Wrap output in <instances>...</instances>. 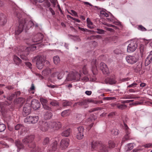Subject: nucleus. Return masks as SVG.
I'll return each instance as SVG.
<instances>
[{
    "mask_svg": "<svg viewBox=\"0 0 152 152\" xmlns=\"http://www.w3.org/2000/svg\"><path fill=\"white\" fill-rule=\"evenodd\" d=\"M39 120V117L38 116H29L24 119V121L25 123H29L30 124H35Z\"/></svg>",
    "mask_w": 152,
    "mask_h": 152,
    "instance_id": "1a4fd4ad",
    "label": "nucleus"
},
{
    "mask_svg": "<svg viewBox=\"0 0 152 152\" xmlns=\"http://www.w3.org/2000/svg\"><path fill=\"white\" fill-rule=\"evenodd\" d=\"M1 109V111L2 113V114L3 115L5 114V112L6 111V110L4 109V106H2L1 104H0V109Z\"/></svg>",
    "mask_w": 152,
    "mask_h": 152,
    "instance_id": "3c124183",
    "label": "nucleus"
},
{
    "mask_svg": "<svg viewBox=\"0 0 152 152\" xmlns=\"http://www.w3.org/2000/svg\"><path fill=\"white\" fill-rule=\"evenodd\" d=\"M100 12V15L101 16L103 17L105 16L106 17H108L109 16L108 14L104 10H101Z\"/></svg>",
    "mask_w": 152,
    "mask_h": 152,
    "instance_id": "37998d69",
    "label": "nucleus"
},
{
    "mask_svg": "<svg viewBox=\"0 0 152 152\" xmlns=\"http://www.w3.org/2000/svg\"><path fill=\"white\" fill-rule=\"evenodd\" d=\"M99 150L100 152H108L107 145L102 143L101 144Z\"/></svg>",
    "mask_w": 152,
    "mask_h": 152,
    "instance_id": "b1692460",
    "label": "nucleus"
},
{
    "mask_svg": "<svg viewBox=\"0 0 152 152\" xmlns=\"http://www.w3.org/2000/svg\"><path fill=\"white\" fill-rule=\"evenodd\" d=\"M21 129V130L20 132V134L23 135H24L26 134V133L27 132L26 128H25V130H23L22 129Z\"/></svg>",
    "mask_w": 152,
    "mask_h": 152,
    "instance_id": "69168bd1",
    "label": "nucleus"
},
{
    "mask_svg": "<svg viewBox=\"0 0 152 152\" xmlns=\"http://www.w3.org/2000/svg\"><path fill=\"white\" fill-rule=\"evenodd\" d=\"M31 112V107L30 105L27 103L23 107L22 114L23 116H25L29 115Z\"/></svg>",
    "mask_w": 152,
    "mask_h": 152,
    "instance_id": "2eb2a0df",
    "label": "nucleus"
},
{
    "mask_svg": "<svg viewBox=\"0 0 152 152\" xmlns=\"http://www.w3.org/2000/svg\"><path fill=\"white\" fill-rule=\"evenodd\" d=\"M127 148V149L126 150L127 151H129L130 150L132 149L133 148V144L130 143L127 145V146L126 147V148Z\"/></svg>",
    "mask_w": 152,
    "mask_h": 152,
    "instance_id": "49530a36",
    "label": "nucleus"
},
{
    "mask_svg": "<svg viewBox=\"0 0 152 152\" xmlns=\"http://www.w3.org/2000/svg\"><path fill=\"white\" fill-rule=\"evenodd\" d=\"M16 17L19 19V25L18 28L15 31V34L16 35H18L21 33L24 29L26 31L28 30L29 28L33 26V22L30 20L27 21L24 19H20L21 15L19 12L17 13L16 12Z\"/></svg>",
    "mask_w": 152,
    "mask_h": 152,
    "instance_id": "f257e3e1",
    "label": "nucleus"
},
{
    "mask_svg": "<svg viewBox=\"0 0 152 152\" xmlns=\"http://www.w3.org/2000/svg\"><path fill=\"white\" fill-rule=\"evenodd\" d=\"M139 97L137 96L136 95L133 94H130L129 95H125L122 98L123 99H132L138 98Z\"/></svg>",
    "mask_w": 152,
    "mask_h": 152,
    "instance_id": "393cba45",
    "label": "nucleus"
},
{
    "mask_svg": "<svg viewBox=\"0 0 152 152\" xmlns=\"http://www.w3.org/2000/svg\"><path fill=\"white\" fill-rule=\"evenodd\" d=\"M57 141L55 140H53L51 144L48 146L47 152H52L55 151L57 149Z\"/></svg>",
    "mask_w": 152,
    "mask_h": 152,
    "instance_id": "9b49d317",
    "label": "nucleus"
},
{
    "mask_svg": "<svg viewBox=\"0 0 152 152\" xmlns=\"http://www.w3.org/2000/svg\"><path fill=\"white\" fill-rule=\"evenodd\" d=\"M53 62L56 65L58 64L60 62V59L58 56H55L53 57Z\"/></svg>",
    "mask_w": 152,
    "mask_h": 152,
    "instance_id": "473e14b6",
    "label": "nucleus"
},
{
    "mask_svg": "<svg viewBox=\"0 0 152 152\" xmlns=\"http://www.w3.org/2000/svg\"><path fill=\"white\" fill-rule=\"evenodd\" d=\"M15 144L16 146L19 149L23 148L24 147L23 145L19 140H16L15 142Z\"/></svg>",
    "mask_w": 152,
    "mask_h": 152,
    "instance_id": "c756f323",
    "label": "nucleus"
},
{
    "mask_svg": "<svg viewBox=\"0 0 152 152\" xmlns=\"http://www.w3.org/2000/svg\"><path fill=\"white\" fill-rule=\"evenodd\" d=\"M105 82L107 84H109L110 85L115 84L117 81L115 78L108 77L106 78L105 80Z\"/></svg>",
    "mask_w": 152,
    "mask_h": 152,
    "instance_id": "4be33fe9",
    "label": "nucleus"
},
{
    "mask_svg": "<svg viewBox=\"0 0 152 152\" xmlns=\"http://www.w3.org/2000/svg\"><path fill=\"white\" fill-rule=\"evenodd\" d=\"M114 52L115 53L117 54H119L121 53V51L119 49H116L115 50Z\"/></svg>",
    "mask_w": 152,
    "mask_h": 152,
    "instance_id": "bf43d9fd",
    "label": "nucleus"
},
{
    "mask_svg": "<svg viewBox=\"0 0 152 152\" xmlns=\"http://www.w3.org/2000/svg\"><path fill=\"white\" fill-rule=\"evenodd\" d=\"M72 103L69 101L65 100L63 102V105L64 107H66L71 105L72 104Z\"/></svg>",
    "mask_w": 152,
    "mask_h": 152,
    "instance_id": "c03bdc74",
    "label": "nucleus"
},
{
    "mask_svg": "<svg viewBox=\"0 0 152 152\" xmlns=\"http://www.w3.org/2000/svg\"><path fill=\"white\" fill-rule=\"evenodd\" d=\"M45 58L43 56L38 55L33 60V61H36V66L39 69H42L43 67V62Z\"/></svg>",
    "mask_w": 152,
    "mask_h": 152,
    "instance_id": "423d86ee",
    "label": "nucleus"
},
{
    "mask_svg": "<svg viewBox=\"0 0 152 152\" xmlns=\"http://www.w3.org/2000/svg\"><path fill=\"white\" fill-rule=\"evenodd\" d=\"M137 46V44L136 42H132L128 45L127 47V51L129 53L132 52L136 50Z\"/></svg>",
    "mask_w": 152,
    "mask_h": 152,
    "instance_id": "f8f14e48",
    "label": "nucleus"
},
{
    "mask_svg": "<svg viewBox=\"0 0 152 152\" xmlns=\"http://www.w3.org/2000/svg\"><path fill=\"white\" fill-rule=\"evenodd\" d=\"M40 101L44 109L48 110H51L52 108L51 107H49L48 105V102L47 99L43 98H41L40 99Z\"/></svg>",
    "mask_w": 152,
    "mask_h": 152,
    "instance_id": "aec40b11",
    "label": "nucleus"
},
{
    "mask_svg": "<svg viewBox=\"0 0 152 152\" xmlns=\"http://www.w3.org/2000/svg\"><path fill=\"white\" fill-rule=\"evenodd\" d=\"M70 113V110H67L63 111L61 113V115L63 117H65L69 115Z\"/></svg>",
    "mask_w": 152,
    "mask_h": 152,
    "instance_id": "f704fd0d",
    "label": "nucleus"
},
{
    "mask_svg": "<svg viewBox=\"0 0 152 152\" xmlns=\"http://www.w3.org/2000/svg\"><path fill=\"white\" fill-rule=\"evenodd\" d=\"M34 138V135H31L26 136L22 140L23 143L28 145V146L31 149V151L35 152H42L43 149H41L39 147L36 145L33 142Z\"/></svg>",
    "mask_w": 152,
    "mask_h": 152,
    "instance_id": "f03ea898",
    "label": "nucleus"
},
{
    "mask_svg": "<svg viewBox=\"0 0 152 152\" xmlns=\"http://www.w3.org/2000/svg\"><path fill=\"white\" fill-rule=\"evenodd\" d=\"M50 142V139L48 137H46L43 140L42 144L44 146H46Z\"/></svg>",
    "mask_w": 152,
    "mask_h": 152,
    "instance_id": "79ce46f5",
    "label": "nucleus"
},
{
    "mask_svg": "<svg viewBox=\"0 0 152 152\" xmlns=\"http://www.w3.org/2000/svg\"><path fill=\"white\" fill-rule=\"evenodd\" d=\"M36 48V46H34L31 47L26 48L25 46H22L19 48L18 50V54L20 55L21 59L26 60L27 59L26 56L29 54L28 50L30 49L34 50Z\"/></svg>",
    "mask_w": 152,
    "mask_h": 152,
    "instance_id": "20e7f679",
    "label": "nucleus"
},
{
    "mask_svg": "<svg viewBox=\"0 0 152 152\" xmlns=\"http://www.w3.org/2000/svg\"><path fill=\"white\" fill-rule=\"evenodd\" d=\"M0 20L3 22V24L6 23L7 22L5 16L2 13L0 14Z\"/></svg>",
    "mask_w": 152,
    "mask_h": 152,
    "instance_id": "e433bc0d",
    "label": "nucleus"
},
{
    "mask_svg": "<svg viewBox=\"0 0 152 152\" xmlns=\"http://www.w3.org/2000/svg\"><path fill=\"white\" fill-rule=\"evenodd\" d=\"M119 133V130L116 129H113L111 131V134L114 135H117Z\"/></svg>",
    "mask_w": 152,
    "mask_h": 152,
    "instance_id": "09e8293b",
    "label": "nucleus"
},
{
    "mask_svg": "<svg viewBox=\"0 0 152 152\" xmlns=\"http://www.w3.org/2000/svg\"><path fill=\"white\" fill-rule=\"evenodd\" d=\"M140 82V81H137L136 83L135 82H134L132 84L129 85L127 86V88H134L136 87L137 86V85Z\"/></svg>",
    "mask_w": 152,
    "mask_h": 152,
    "instance_id": "4c0bfd02",
    "label": "nucleus"
},
{
    "mask_svg": "<svg viewBox=\"0 0 152 152\" xmlns=\"http://www.w3.org/2000/svg\"><path fill=\"white\" fill-rule=\"evenodd\" d=\"M77 130L76 138L80 140L83 138L84 137V128L83 126H80L78 127Z\"/></svg>",
    "mask_w": 152,
    "mask_h": 152,
    "instance_id": "4468645a",
    "label": "nucleus"
},
{
    "mask_svg": "<svg viewBox=\"0 0 152 152\" xmlns=\"http://www.w3.org/2000/svg\"><path fill=\"white\" fill-rule=\"evenodd\" d=\"M5 129L6 126L4 124H0V132L4 131Z\"/></svg>",
    "mask_w": 152,
    "mask_h": 152,
    "instance_id": "8fccbe9b",
    "label": "nucleus"
},
{
    "mask_svg": "<svg viewBox=\"0 0 152 152\" xmlns=\"http://www.w3.org/2000/svg\"><path fill=\"white\" fill-rule=\"evenodd\" d=\"M50 129H53L54 130H58L61 127V125L59 122L52 121L50 122Z\"/></svg>",
    "mask_w": 152,
    "mask_h": 152,
    "instance_id": "f3484780",
    "label": "nucleus"
},
{
    "mask_svg": "<svg viewBox=\"0 0 152 152\" xmlns=\"http://www.w3.org/2000/svg\"><path fill=\"white\" fill-rule=\"evenodd\" d=\"M64 75L63 72H61L59 73L57 75V78L59 79H61Z\"/></svg>",
    "mask_w": 152,
    "mask_h": 152,
    "instance_id": "5fc2aeb1",
    "label": "nucleus"
},
{
    "mask_svg": "<svg viewBox=\"0 0 152 152\" xmlns=\"http://www.w3.org/2000/svg\"><path fill=\"white\" fill-rule=\"evenodd\" d=\"M86 20L88 27L90 28H94V25L88 18Z\"/></svg>",
    "mask_w": 152,
    "mask_h": 152,
    "instance_id": "58836bf2",
    "label": "nucleus"
},
{
    "mask_svg": "<svg viewBox=\"0 0 152 152\" xmlns=\"http://www.w3.org/2000/svg\"><path fill=\"white\" fill-rule=\"evenodd\" d=\"M50 104L53 106H57L58 105V103L55 100H53L51 101L50 102Z\"/></svg>",
    "mask_w": 152,
    "mask_h": 152,
    "instance_id": "de8ad7c7",
    "label": "nucleus"
},
{
    "mask_svg": "<svg viewBox=\"0 0 152 152\" xmlns=\"http://www.w3.org/2000/svg\"><path fill=\"white\" fill-rule=\"evenodd\" d=\"M127 107V105L126 104L122 103L121 104L118 103L117 108L123 110L125 109Z\"/></svg>",
    "mask_w": 152,
    "mask_h": 152,
    "instance_id": "ea45409f",
    "label": "nucleus"
},
{
    "mask_svg": "<svg viewBox=\"0 0 152 152\" xmlns=\"http://www.w3.org/2000/svg\"><path fill=\"white\" fill-rule=\"evenodd\" d=\"M13 61L15 64L17 65H19L22 62L21 60L16 56H14Z\"/></svg>",
    "mask_w": 152,
    "mask_h": 152,
    "instance_id": "cd10ccee",
    "label": "nucleus"
},
{
    "mask_svg": "<svg viewBox=\"0 0 152 152\" xmlns=\"http://www.w3.org/2000/svg\"><path fill=\"white\" fill-rule=\"evenodd\" d=\"M15 97V95L14 94H12L9 96L7 99L9 101H11Z\"/></svg>",
    "mask_w": 152,
    "mask_h": 152,
    "instance_id": "6e6d98bb",
    "label": "nucleus"
},
{
    "mask_svg": "<svg viewBox=\"0 0 152 152\" xmlns=\"http://www.w3.org/2000/svg\"><path fill=\"white\" fill-rule=\"evenodd\" d=\"M25 64L26 65L28 66L29 68H31L32 64L30 62H25Z\"/></svg>",
    "mask_w": 152,
    "mask_h": 152,
    "instance_id": "052dcab7",
    "label": "nucleus"
},
{
    "mask_svg": "<svg viewBox=\"0 0 152 152\" xmlns=\"http://www.w3.org/2000/svg\"><path fill=\"white\" fill-rule=\"evenodd\" d=\"M51 73V70L49 68H47L42 72V74L45 76H46Z\"/></svg>",
    "mask_w": 152,
    "mask_h": 152,
    "instance_id": "a19ab883",
    "label": "nucleus"
},
{
    "mask_svg": "<svg viewBox=\"0 0 152 152\" xmlns=\"http://www.w3.org/2000/svg\"><path fill=\"white\" fill-rule=\"evenodd\" d=\"M109 148H113L115 147V144L113 140H110L108 142Z\"/></svg>",
    "mask_w": 152,
    "mask_h": 152,
    "instance_id": "72a5a7b5",
    "label": "nucleus"
},
{
    "mask_svg": "<svg viewBox=\"0 0 152 152\" xmlns=\"http://www.w3.org/2000/svg\"><path fill=\"white\" fill-rule=\"evenodd\" d=\"M115 112H112L110 113L108 115V117L109 118H112L115 115Z\"/></svg>",
    "mask_w": 152,
    "mask_h": 152,
    "instance_id": "e2e57ef3",
    "label": "nucleus"
},
{
    "mask_svg": "<svg viewBox=\"0 0 152 152\" xmlns=\"http://www.w3.org/2000/svg\"><path fill=\"white\" fill-rule=\"evenodd\" d=\"M145 147L146 148H149L152 147V143H149L145 145Z\"/></svg>",
    "mask_w": 152,
    "mask_h": 152,
    "instance_id": "774afa93",
    "label": "nucleus"
},
{
    "mask_svg": "<svg viewBox=\"0 0 152 152\" xmlns=\"http://www.w3.org/2000/svg\"><path fill=\"white\" fill-rule=\"evenodd\" d=\"M102 143L101 142L98 141L92 142L91 144L92 148L94 150H96L97 149H99Z\"/></svg>",
    "mask_w": 152,
    "mask_h": 152,
    "instance_id": "412c9836",
    "label": "nucleus"
},
{
    "mask_svg": "<svg viewBox=\"0 0 152 152\" xmlns=\"http://www.w3.org/2000/svg\"><path fill=\"white\" fill-rule=\"evenodd\" d=\"M99 68L104 74H108L109 69L106 65L103 62H101L99 65Z\"/></svg>",
    "mask_w": 152,
    "mask_h": 152,
    "instance_id": "a211bd4d",
    "label": "nucleus"
},
{
    "mask_svg": "<svg viewBox=\"0 0 152 152\" xmlns=\"http://www.w3.org/2000/svg\"><path fill=\"white\" fill-rule=\"evenodd\" d=\"M125 59L128 64H133L137 61L139 59V57L137 55H129L126 56Z\"/></svg>",
    "mask_w": 152,
    "mask_h": 152,
    "instance_id": "6e6552de",
    "label": "nucleus"
},
{
    "mask_svg": "<svg viewBox=\"0 0 152 152\" xmlns=\"http://www.w3.org/2000/svg\"><path fill=\"white\" fill-rule=\"evenodd\" d=\"M25 99L23 98H19L15 100V103L16 104H23L25 102Z\"/></svg>",
    "mask_w": 152,
    "mask_h": 152,
    "instance_id": "c85d7f7f",
    "label": "nucleus"
},
{
    "mask_svg": "<svg viewBox=\"0 0 152 152\" xmlns=\"http://www.w3.org/2000/svg\"><path fill=\"white\" fill-rule=\"evenodd\" d=\"M15 129L16 130H18L20 129H22L23 130H25V127L22 124H18L15 126Z\"/></svg>",
    "mask_w": 152,
    "mask_h": 152,
    "instance_id": "2f4dec72",
    "label": "nucleus"
},
{
    "mask_svg": "<svg viewBox=\"0 0 152 152\" xmlns=\"http://www.w3.org/2000/svg\"><path fill=\"white\" fill-rule=\"evenodd\" d=\"M81 73L80 71V73H79L76 71L72 72L68 74L65 82H64V83H66V81H71L72 80H79L81 76Z\"/></svg>",
    "mask_w": 152,
    "mask_h": 152,
    "instance_id": "39448f33",
    "label": "nucleus"
},
{
    "mask_svg": "<svg viewBox=\"0 0 152 152\" xmlns=\"http://www.w3.org/2000/svg\"><path fill=\"white\" fill-rule=\"evenodd\" d=\"M141 104V102L138 101L132 103V104L133 105L136 106L137 105H140Z\"/></svg>",
    "mask_w": 152,
    "mask_h": 152,
    "instance_id": "0e129e2a",
    "label": "nucleus"
},
{
    "mask_svg": "<svg viewBox=\"0 0 152 152\" xmlns=\"http://www.w3.org/2000/svg\"><path fill=\"white\" fill-rule=\"evenodd\" d=\"M91 71L93 73V75L91 76V75H88V77L85 76L83 78H81V76L80 79L79 80L85 81H88L89 80V77L91 79H92L93 81H95L96 78L95 77V75L96 74L97 71L96 66V59H94L91 62Z\"/></svg>",
    "mask_w": 152,
    "mask_h": 152,
    "instance_id": "7ed1b4c3",
    "label": "nucleus"
},
{
    "mask_svg": "<svg viewBox=\"0 0 152 152\" xmlns=\"http://www.w3.org/2000/svg\"><path fill=\"white\" fill-rule=\"evenodd\" d=\"M134 101L133 100H122L121 101V103L123 104L128 103L130 102H133Z\"/></svg>",
    "mask_w": 152,
    "mask_h": 152,
    "instance_id": "864d4df0",
    "label": "nucleus"
},
{
    "mask_svg": "<svg viewBox=\"0 0 152 152\" xmlns=\"http://www.w3.org/2000/svg\"><path fill=\"white\" fill-rule=\"evenodd\" d=\"M71 132V130L70 128H69L63 131L61 134V135L65 137H68Z\"/></svg>",
    "mask_w": 152,
    "mask_h": 152,
    "instance_id": "a878e982",
    "label": "nucleus"
},
{
    "mask_svg": "<svg viewBox=\"0 0 152 152\" xmlns=\"http://www.w3.org/2000/svg\"><path fill=\"white\" fill-rule=\"evenodd\" d=\"M96 30L97 31H96V32L98 34H104L105 32V31L104 30L101 29L97 28Z\"/></svg>",
    "mask_w": 152,
    "mask_h": 152,
    "instance_id": "603ef678",
    "label": "nucleus"
},
{
    "mask_svg": "<svg viewBox=\"0 0 152 152\" xmlns=\"http://www.w3.org/2000/svg\"><path fill=\"white\" fill-rule=\"evenodd\" d=\"M124 129L125 130L126 135L124 136L123 138L121 143H123L126 140H128L130 139V136L129 134L130 133V129L127 126V125L124 124Z\"/></svg>",
    "mask_w": 152,
    "mask_h": 152,
    "instance_id": "9d476101",
    "label": "nucleus"
},
{
    "mask_svg": "<svg viewBox=\"0 0 152 152\" xmlns=\"http://www.w3.org/2000/svg\"><path fill=\"white\" fill-rule=\"evenodd\" d=\"M152 61V50L150 52L149 55L146 58L145 61V66H148Z\"/></svg>",
    "mask_w": 152,
    "mask_h": 152,
    "instance_id": "5701e85b",
    "label": "nucleus"
},
{
    "mask_svg": "<svg viewBox=\"0 0 152 152\" xmlns=\"http://www.w3.org/2000/svg\"><path fill=\"white\" fill-rule=\"evenodd\" d=\"M53 115L51 113L50 111L46 112L44 115V118L45 119H49L51 118Z\"/></svg>",
    "mask_w": 152,
    "mask_h": 152,
    "instance_id": "7c9ffc66",
    "label": "nucleus"
},
{
    "mask_svg": "<svg viewBox=\"0 0 152 152\" xmlns=\"http://www.w3.org/2000/svg\"><path fill=\"white\" fill-rule=\"evenodd\" d=\"M142 64L141 63H139L134 69V71L136 72H139L142 69Z\"/></svg>",
    "mask_w": 152,
    "mask_h": 152,
    "instance_id": "c9c22d12",
    "label": "nucleus"
},
{
    "mask_svg": "<svg viewBox=\"0 0 152 152\" xmlns=\"http://www.w3.org/2000/svg\"><path fill=\"white\" fill-rule=\"evenodd\" d=\"M79 29L83 31L90 32L91 31L88 30L87 29H85L84 28H82L80 27H79Z\"/></svg>",
    "mask_w": 152,
    "mask_h": 152,
    "instance_id": "680f3d73",
    "label": "nucleus"
},
{
    "mask_svg": "<svg viewBox=\"0 0 152 152\" xmlns=\"http://www.w3.org/2000/svg\"><path fill=\"white\" fill-rule=\"evenodd\" d=\"M89 101L88 100H84L81 102H78L75 103L74 104L73 106L74 107H75L77 105L82 106L83 105H86L87 104V103Z\"/></svg>",
    "mask_w": 152,
    "mask_h": 152,
    "instance_id": "bb28decb",
    "label": "nucleus"
},
{
    "mask_svg": "<svg viewBox=\"0 0 152 152\" xmlns=\"http://www.w3.org/2000/svg\"><path fill=\"white\" fill-rule=\"evenodd\" d=\"M69 140L68 138L62 139L60 142V148L63 150L67 148L69 144Z\"/></svg>",
    "mask_w": 152,
    "mask_h": 152,
    "instance_id": "ddd939ff",
    "label": "nucleus"
},
{
    "mask_svg": "<svg viewBox=\"0 0 152 152\" xmlns=\"http://www.w3.org/2000/svg\"><path fill=\"white\" fill-rule=\"evenodd\" d=\"M115 99V97H104L103 99L104 100H111L114 99Z\"/></svg>",
    "mask_w": 152,
    "mask_h": 152,
    "instance_id": "13d9d810",
    "label": "nucleus"
},
{
    "mask_svg": "<svg viewBox=\"0 0 152 152\" xmlns=\"http://www.w3.org/2000/svg\"><path fill=\"white\" fill-rule=\"evenodd\" d=\"M87 65H85L83 67V73L84 75H87L88 74V71Z\"/></svg>",
    "mask_w": 152,
    "mask_h": 152,
    "instance_id": "a18cd8bd",
    "label": "nucleus"
},
{
    "mask_svg": "<svg viewBox=\"0 0 152 152\" xmlns=\"http://www.w3.org/2000/svg\"><path fill=\"white\" fill-rule=\"evenodd\" d=\"M31 107L34 110H37L40 107V104L37 100L33 99L31 102Z\"/></svg>",
    "mask_w": 152,
    "mask_h": 152,
    "instance_id": "6ab92c4d",
    "label": "nucleus"
},
{
    "mask_svg": "<svg viewBox=\"0 0 152 152\" xmlns=\"http://www.w3.org/2000/svg\"><path fill=\"white\" fill-rule=\"evenodd\" d=\"M138 28L139 30L143 31H145L146 30V29L142 25L139 26L138 27Z\"/></svg>",
    "mask_w": 152,
    "mask_h": 152,
    "instance_id": "4d7b16f0",
    "label": "nucleus"
},
{
    "mask_svg": "<svg viewBox=\"0 0 152 152\" xmlns=\"http://www.w3.org/2000/svg\"><path fill=\"white\" fill-rule=\"evenodd\" d=\"M85 93L88 95H90L92 94L91 91H87L85 92Z\"/></svg>",
    "mask_w": 152,
    "mask_h": 152,
    "instance_id": "338daca9",
    "label": "nucleus"
},
{
    "mask_svg": "<svg viewBox=\"0 0 152 152\" xmlns=\"http://www.w3.org/2000/svg\"><path fill=\"white\" fill-rule=\"evenodd\" d=\"M39 129L43 132H45L50 129L49 123H47L45 120L40 121L39 122Z\"/></svg>",
    "mask_w": 152,
    "mask_h": 152,
    "instance_id": "0eeeda50",
    "label": "nucleus"
},
{
    "mask_svg": "<svg viewBox=\"0 0 152 152\" xmlns=\"http://www.w3.org/2000/svg\"><path fill=\"white\" fill-rule=\"evenodd\" d=\"M43 37V35L39 33L34 37V38L32 39V41L33 42H36L37 43L35 44L37 45L42 42Z\"/></svg>",
    "mask_w": 152,
    "mask_h": 152,
    "instance_id": "dca6fc26",
    "label": "nucleus"
}]
</instances>
